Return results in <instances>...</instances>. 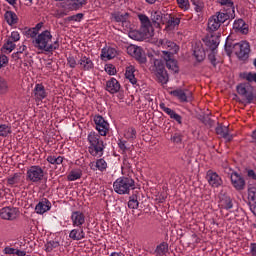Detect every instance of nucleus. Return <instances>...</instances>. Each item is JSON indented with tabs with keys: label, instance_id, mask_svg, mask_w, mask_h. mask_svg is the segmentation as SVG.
<instances>
[{
	"label": "nucleus",
	"instance_id": "52",
	"mask_svg": "<svg viewBox=\"0 0 256 256\" xmlns=\"http://www.w3.org/2000/svg\"><path fill=\"white\" fill-rule=\"evenodd\" d=\"M220 5L224 7H228L232 13H235V7L233 6V1L232 0H219Z\"/></svg>",
	"mask_w": 256,
	"mask_h": 256
},
{
	"label": "nucleus",
	"instance_id": "27",
	"mask_svg": "<svg viewBox=\"0 0 256 256\" xmlns=\"http://www.w3.org/2000/svg\"><path fill=\"white\" fill-rule=\"evenodd\" d=\"M87 5V0H67L66 7L72 11H79L83 6Z\"/></svg>",
	"mask_w": 256,
	"mask_h": 256
},
{
	"label": "nucleus",
	"instance_id": "3",
	"mask_svg": "<svg viewBox=\"0 0 256 256\" xmlns=\"http://www.w3.org/2000/svg\"><path fill=\"white\" fill-rule=\"evenodd\" d=\"M87 141L89 143L88 153L92 157H103L105 153V142L101 139V136L96 132H90Z\"/></svg>",
	"mask_w": 256,
	"mask_h": 256
},
{
	"label": "nucleus",
	"instance_id": "22",
	"mask_svg": "<svg viewBox=\"0 0 256 256\" xmlns=\"http://www.w3.org/2000/svg\"><path fill=\"white\" fill-rule=\"evenodd\" d=\"M117 57V50L113 47H104L101 51L102 61H111Z\"/></svg>",
	"mask_w": 256,
	"mask_h": 256
},
{
	"label": "nucleus",
	"instance_id": "2",
	"mask_svg": "<svg viewBox=\"0 0 256 256\" xmlns=\"http://www.w3.org/2000/svg\"><path fill=\"white\" fill-rule=\"evenodd\" d=\"M51 41H53L51 31L44 30L38 34L35 39H33L32 43L38 51L53 53V51H57V49H59V40L54 41L53 44H51Z\"/></svg>",
	"mask_w": 256,
	"mask_h": 256
},
{
	"label": "nucleus",
	"instance_id": "54",
	"mask_svg": "<svg viewBox=\"0 0 256 256\" xmlns=\"http://www.w3.org/2000/svg\"><path fill=\"white\" fill-rule=\"evenodd\" d=\"M8 39L14 43H17V41L21 39V35L17 31H13Z\"/></svg>",
	"mask_w": 256,
	"mask_h": 256
},
{
	"label": "nucleus",
	"instance_id": "44",
	"mask_svg": "<svg viewBox=\"0 0 256 256\" xmlns=\"http://www.w3.org/2000/svg\"><path fill=\"white\" fill-rule=\"evenodd\" d=\"M15 47H17V45H15V42L8 38L2 46V49L4 50V53H11L15 49Z\"/></svg>",
	"mask_w": 256,
	"mask_h": 256
},
{
	"label": "nucleus",
	"instance_id": "11",
	"mask_svg": "<svg viewBox=\"0 0 256 256\" xmlns=\"http://www.w3.org/2000/svg\"><path fill=\"white\" fill-rule=\"evenodd\" d=\"M193 57L196 63H203L207 54L205 53V48H203V42L201 40H196L193 50Z\"/></svg>",
	"mask_w": 256,
	"mask_h": 256
},
{
	"label": "nucleus",
	"instance_id": "39",
	"mask_svg": "<svg viewBox=\"0 0 256 256\" xmlns=\"http://www.w3.org/2000/svg\"><path fill=\"white\" fill-rule=\"evenodd\" d=\"M83 177V171L81 169L72 170L68 176V181H77V179H81Z\"/></svg>",
	"mask_w": 256,
	"mask_h": 256
},
{
	"label": "nucleus",
	"instance_id": "47",
	"mask_svg": "<svg viewBox=\"0 0 256 256\" xmlns=\"http://www.w3.org/2000/svg\"><path fill=\"white\" fill-rule=\"evenodd\" d=\"M118 147L121 155H127V151H131V147L127 146V141L125 140H118Z\"/></svg>",
	"mask_w": 256,
	"mask_h": 256
},
{
	"label": "nucleus",
	"instance_id": "31",
	"mask_svg": "<svg viewBox=\"0 0 256 256\" xmlns=\"http://www.w3.org/2000/svg\"><path fill=\"white\" fill-rule=\"evenodd\" d=\"M138 19L141 23V28L144 33H149V28L151 27V21L149 20V17L145 14H139Z\"/></svg>",
	"mask_w": 256,
	"mask_h": 256
},
{
	"label": "nucleus",
	"instance_id": "28",
	"mask_svg": "<svg viewBox=\"0 0 256 256\" xmlns=\"http://www.w3.org/2000/svg\"><path fill=\"white\" fill-rule=\"evenodd\" d=\"M248 199L250 201V211L256 216V188H248Z\"/></svg>",
	"mask_w": 256,
	"mask_h": 256
},
{
	"label": "nucleus",
	"instance_id": "40",
	"mask_svg": "<svg viewBox=\"0 0 256 256\" xmlns=\"http://www.w3.org/2000/svg\"><path fill=\"white\" fill-rule=\"evenodd\" d=\"M240 77L248 83H256V72H244L240 74Z\"/></svg>",
	"mask_w": 256,
	"mask_h": 256
},
{
	"label": "nucleus",
	"instance_id": "37",
	"mask_svg": "<svg viewBox=\"0 0 256 256\" xmlns=\"http://www.w3.org/2000/svg\"><path fill=\"white\" fill-rule=\"evenodd\" d=\"M151 20L153 21V23H156L157 25H161V23L163 25V23L165 21V15H163V13H161V11L152 12Z\"/></svg>",
	"mask_w": 256,
	"mask_h": 256
},
{
	"label": "nucleus",
	"instance_id": "53",
	"mask_svg": "<svg viewBox=\"0 0 256 256\" xmlns=\"http://www.w3.org/2000/svg\"><path fill=\"white\" fill-rule=\"evenodd\" d=\"M208 61H210L213 67H217V54L215 50H212V52L208 55Z\"/></svg>",
	"mask_w": 256,
	"mask_h": 256
},
{
	"label": "nucleus",
	"instance_id": "64",
	"mask_svg": "<svg viewBox=\"0 0 256 256\" xmlns=\"http://www.w3.org/2000/svg\"><path fill=\"white\" fill-rule=\"evenodd\" d=\"M250 253L252 256H256V243L250 244Z\"/></svg>",
	"mask_w": 256,
	"mask_h": 256
},
{
	"label": "nucleus",
	"instance_id": "32",
	"mask_svg": "<svg viewBox=\"0 0 256 256\" xmlns=\"http://www.w3.org/2000/svg\"><path fill=\"white\" fill-rule=\"evenodd\" d=\"M216 133L227 141H231L233 139V135L229 134V128L227 126H218L216 128Z\"/></svg>",
	"mask_w": 256,
	"mask_h": 256
},
{
	"label": "nucleus",
	"instance_id": "12",
	"mask_svg": "<svg viewBox=\"0 0 256 256\" xmlns=\"http://www.w3.org/2000/svg\"><path fill=\"white\" fill-rule=\"evenodd\" d=\"M19 216V209L15 207H4L0 210V217L5 221H13Z\"/></svg>",
	"mask_w": 256,
	"mask_h": 256
},
{
	"label": "nucleus",
	"instance_id": "16",
	"mask_svg": "<svg viewBox=\"0 0 256 256\" xmlns=\"http://www.w3.org/2000/svg\"><path fill=\"white\" fill-rule=\"evenodd\" d=\"M230 179L236 191H243V189H245V178H243L239 173L232 172Z\"/></svg>",
	"mask_w": 256,
	"mask_h": 256
},
{
	"label": "nucleus",
	"instance_id": "14",
	"mask_svg": "<svg viewBox=\"0 0 256 256\" xmlns=\"http://www.w3.org/2000/svg\"><path fill=\"white\" fill-rule=\"evenodd\" d=\"M206 179L211 187H221L223 185V179L221 176L214 172L213 170H208L206 174Z\"/></svg>",
	"mask_w": 256,
	"mask_h": 256
},
{
	"label": "nucleus",
	"instance_id": "48",
	"mask_svg": "<svg viewBox=\"0 0 256 256\" xmlns=\"http://www.w3.org/2000/svg\"><path fill=\"white\" fill-rule=\"evenodd\" d=\"M128 208L139 209V200H137V195H132L129 197Z\"/></svg>",
	"mask_w": 256,
	"mask_h": 256
},
{
	"label": "nucleus",
	"instance_id": "26",
	"mask_svg": "<svg viewBox=\"0 0 256 256\" xmlns=\"http://www.w3.org/2000/svg\"><path fill=\"white\" fill-rule=\"evenodd\" d=\"M34 97L36 101H43L47 97V91H45V86L43 84H36L33 90Z\"/></svg>",
	"mask_w": 256,
	"mask_h": 256
},
{
	"label": "nucleus",
	"instance_id": "30",
	"mask_svg": "<svg viewBox=\"0 0 256 256\" xmlns=\"http://www.w3.org/2000/svg\"><path fill=\"white\" fill-rule=\"evenodd\" d=\"M163 59L166 61L167 69H170V71H173L174 73H179V66L177 65L176 60L173 59V56L166 53Z\"/></svg>",
	"mask_w": 256,
	"mask_h": 256
},
{
	"label": "nucleus",
	"instance_id": "57",
	"mask_svg": "<svg viewBox=\"0 0 256 256\" xmlns=\"http://www.w3.org/2000/svg\"><path fill=\"white\" fill-rule=\"evenodd\" d=\"M160 109H162L166 115H169V117H171L174 113V110L165 106V103H160Z\"/></svg>",
	"mask_w": 256,
	"mask_h": 256
},
{
	"label": "nucleus",
	"instance_id": "18",
	"mask_svg": "<svg viewBox=\"0 0 256 256\" xmlns=\"http://www.w3.org/2000/svg\"><path fill=\"white\" fill-rule=\"evenodd\" d=\"M69 238L72 241H83L85 239V230L81 226H74V229L69 233Z\"/></svg>",
	"mask_w": 256,
	"mask_h": 256
},
{
	"label": "nucleus",
	"instance_id": "55",
	"mask_svg": "<svg viewBox=\"0 0 256 256\" xmlns=\"http://www.w3.org/2000/svg\"><path fill=\"white\" fill-rule=\"evenodd\" d=\"M83 13H78L76 15H72L68 17V21H76L77 23L81 22L83 20Z\"/></svg>",
	"mask_w": 256,
	"mask_h": 256
},
{
	"label": "nucleus",
	"instance_id": "33",
	"mask_svg": "<svg viewBox=\"0 0 256 256\" xmlns=\"http://www.w3.org/2000/svg\"><path fill=\"white\" fill-rule=\"evenodd\" d=\"M4 18L6 23H8L10 26L17 25V21H19L17 14L13 11H6Z\"/></svg>",
	"mask_w": 256,
	"mask_h": 256
},
{
	"label": "nucleus",
	"instance_id": "35",
	"mask_svg": "<svg viewBox=\"0 0 256 256\" xmlns=\"http://www.w3.org/2000/svg\"><path fill=\"white\" fill-rule=\"evenodd\" d=\"M126 79L131 82L134 87H137V78H135V68L133 66L128 67L125 73Z\"/></svg>",
	"mask_w": 256,
	"mask_h": 256
},
{
	"label": "nucleus",
	"instance_id": "21",
	"mask_svg": "<svg viewBox=\"0 0 256 256\" xmlns=\"http://www.w3.org/2000/svg\"><path fill=\"white\" fill-rule=\"evenodd\" d=\"M78 65L80 66V69L82 71H91L93 67H95V64H93V60L91 58L82 55L78 61Z\"/></svg>",
	"mask_w": 256,
	"mask_h": 256
},
{
	"label": "nucleus",
	"instance_id": "46",
	"mask_svg": "<svg viewBox=\"0 0 256 256\" xmlns=\"http://www.w3.org/2000/svg\"><path fill=\"white\" fill-rule=\"evenodd\" d=\"M19 181H21V175L19 173H14L12 176L7 178V183L10 187H13V185H19Z\"/></svg>",
	"mask_w": 256,
	"mask_h": 256
},
{
	"label": "nucleus",
	"instance_id": "25",
	"mask_svg": "<svg viewBox=\"0 0 256 256\" xmlns=\"http://www.w3.org/2000/svg\"><path fill=\"white\" fill-rule=\"evenodd\" d=\"M203 42L209 47V49H211V51H215V49L219 47L220 40L219 36L211 35L203 39Z\"/></svg>",
	"mask_w": 256,
	"mask_h": 256
},
{
	"label": "nucleus",
	"instance_id": "23",
	"mask_svg": "<svg viewBox=\"0 0 256 256\" xmlns=\"http://www.w3.org/2000/svg\"><path fill=\"white\" fill-rule=\"evenodd\" d=\"M218 207H220V209H226L227 211L228 209H233V201L231 200V197L225 194H220Z\"/></svg>",
	"mask_w": 256,
	"mask_h": 256
},
{
	"label": "nucleus",
	"instance_id": "45",
	"mask_svg": "<svg viewBox=\"0 0 256 256\" xmlns=\"http://www.w3.org/2000/svg\"><path fill=\"white\" fill-rule=\"evenodd\" d=\"M127 19H129V13H118L114 15V20L116 23H122V25H125L127 23Z\"/></svg>",
	"mask_w": 256,
	"mask_h": 256
},
{
	"label": "nucleus",
	"instance_id": "15",
	"mask_svg": "<svg viewBox=\"0 0 256 256\" xmlns=\"http://www.w3.org/2000/svg\"><path fill=\"white\" fill-rule=\"evenodd\" d=\"M85 213L82 211H73L70 216V221L72 223V227H83L85 223Z\"/></svg>",
	"mask_w": 256,
	"mask_h": 256
},
{
	"label": "nucleus",
	"instance_id": "63",
	"mask_svg": "<svg viewBox=\"0 0 256 256\" xmlns=\"http://www.w3.org/2000/svg\"><path fill=\"white\" fill-rule=\"evenodd\" d=\"M173 143H181L182 141V136L179 133H175L172 137H171Z\"/></svg>",
	"mask_w": 256,
	"mask_h": 256
},
{
	"label": "nucleus",
	"instance_id": "8",
	"mask_svg": "<svg viewBox=\"0 0 256 256\" xmlns=\"http://www.w3.org/2000/svg\"><path fill=\"white\" fill-rule=\"evenodd\" d=\"M159 45L162 47V49H166L162 51V57H165L166 55L172 57V55H175L179 52V45H177L175 42L171 40H159Z\"/></svg>",
	"mask_w": 256,
	"mask_h": 256
},
{
	"label": "nucleus",
	"instance_id": "42",
	"mask_svg": "<svg viewBox=\"0 0 256 256\" xmlns=\"http://www.w3.org/2000/svg\"><path fill=\"white\" fill-rule=\"evenodd\" d=\"M124 137L127 141H134L137 139V130L135 128H128L124 131Z\"/></svg>",
	"mask_w": 256,
	"mask_h": 256
},
{
	"label": "nucleus",
	"instance_id": "62",
	"mask_svg": "<svg viewBox=\"0 0 256 256\" xmlns=\"http://www.w3.org/2000/svg\"><path fill=\"white\" fill-rule=\"evenodd\" d=\"M170 119H174V121H177L179 123V125H181L183 118L181 117V115L177 114L174 111V113H172V115H170Z\"/></svg>",
	"mask_w": 256,
	"mask_h": 256
},
{
	"label": "nucleus",
	"instance_id": "59",
	"mask_svg": "<svg viewBox=\"0 0 256 256\" xmlns=\"http://www.w3.org/2000/svg\"><path fill=\"white\" fill-rule=\"evenodd\" d=\"M193 151L189 150L185 156H184V161L188 164H191V162L193 161Z\"/></svg>",
	"mask_w": 256,
	"mask_h": 256
},
{
	"label": "nucleus",
	"instance_id": "29",
	"mask_svg": "<svg viewBox=\"0 0 256 256\" xmlns=\"http://www.w3.org/2000/svg\"><path fill=\"white\" fill-rule=\"evenodd\" d=\"M237 93L239 95H242V97H245L247 103L249 104L253 103V99H255V97L253 96V92H248L247 88L243 84L237 86Z\"/></svg>",
	"mask_w": 256,
	"mask_h": 256
},
{
	"label": "nucleus",
	"instance_id": "38",
	"mask_svg": "<svg viewBox=\"0 0 256 256\" xmlns=\"http://www.w3.org/2000/svg\"><path fill=\"white\" fill-rule=\"evenodd\" d=\"M60 246L61 243L59 242V240H50L45 244V251L46 253H51V251H54V249H59Z\"/></svg>",
	"mask_w": 256,
	"mask_h": 256
},
{
	"label": "nucleus",
	"instance_id": "20",
	"mask_svg": "<svg viewBox=\"0 0 256 256\" xmlns=\"http://www.w3.org/2000/svg\"><path fill=\"white\" fill-rule=\"evenodd\" d=\"M120 90H121V84L117 79L110 78L106 82V91H108V93H111V95H115V93H119Z\"/></svg>",
	"mask_w": 256,
	"mask_h": 256
},
{
	"label": "nucleus",
	"instance_id": "56",
	"mask_svg": "<svg viewBox=\"0 0 256 256\" xmlns=\"http://www.w3.org/2000/svg\"><path fill=\"white\" fill-rule=\"evenodd\" d=\"M67 63L71 69H75V67H77V60L73 56L67 57Z\"/></svg>",
	"mask_w": 256,
	"mask_h": 256
},
{
	"label": "nucleus",
	"instance_id": "51",
	"mask_svg": "<svg viewBox=\"0 0 256 256\" xmlns=\"http://www.w3.org/2000/svg\"><path fill=\"white\" fill-rule=\"evenodd\" d=\"M7 89H9L7 80H5V78L0 76V95L7 93Z\"/></svg>",
	"mask_w": 256,
	"mask_h": 256
},
{
	"label": "nucleus",
	"instance_id": "19",
	"mask_svg": "<svg viewBox=\"0 0 256 256\" xmlns=\"http://www.w3.org/2000/svg\"><path fill=\"white\" fill-rule=\"evenodd\" d=\"M89 167L92 171H100V173H105V171H107V161L100 158L96 161L90 162Z\"/></svg>",
	"mask_w": 256,
	"mask_h": 256
},
{
	"label": "nucleus",
	"instance_id": "4",
	"mask_svg": "<svg viewBox=\"0 0 256 256\" xmlns=\"http://www.w3.org/2000/svg\"><path fill=\"white\" fill-rule=\"evenodd\" d=\"M113 189L118 195H129L136 189L135 180L129 176H121L113 182Z\"/></svg>",
	"mask_w": 256,
	"mask_h": 256
},
{
	"label": "nucleus",
	"instance_id": "43",
	"mask_svg": "<svg viewBox=\"0 0 256 256\" xmlns=\"http://www.w3.org/2000/svg\"><path fill=\"white\" fill-rule=\"evenodd\" d=\"M171 95H173V97H176V99H179V101H181L182 103H185V101H187V94H185V92L181 89L171 91Z\"/></svg>",
	"mask_w": 256,
	"mask_h": 256
},
{
	"label": "nucleus",
	"instance_id": "10",
	"mask_svg": "<svg viewBox=\"0 0 256 256\" xmlns=\"http://www.w3.org/2000/svg\"><path fill=\"white\" fill-rule=\"evenodd\" d=\"M94 123L99 135H101V137H106L107 133H109V122H107L103 116L96 115L94 116Z\"/></svg>",
	"mask_w": 256,
	"mask_h": 256
},
{
	"label": "nucleus",
	"instance_id": "50",
	"mask_svg": "<svg viewBox=\"0 0 256 256\" xmlns=\"http://www.w3.org/2000/svg\"><path fill=\"white\" fill-rule=\"evenodd\" d=\"M194 11H196L197 17L195 21H201V15H203V3L195 4L194 3Z\"/></svg>",
	"mask_w": 256,
	"mask_h": 256
},
{
	"label": "nucleus",
	"instance_id": "1",
	"mask_svg": "<svg viewBox=\"0 0 256 256\" xmlns=\"http://www.w3.org/2000/svg\"><path fill=\"white\" fill-rule=\"evenodd\" d=\"M225 51L229 57L235 53L240 61H247L249 53H251V46L248 42H237L231 36L226 38Z\"/></svg>",
	"mask_w": 256,
	"mask_h": 256
},
{
	"label": "nucleus",
	"instance_id": "17",
	"mask_svg": "<svg viewBox=\"0 0 256 256\" xmlns=\"http://www.w3.org/2000/svg\"><path fill=\"white\" fill-rule=\"evenodd\" d=\"M35 211L38 215H43L51 211V202L47 198H42L36 205Z\"/></svg>",
	"mask_w": 256,
	"mask_h": 256
},
{
	"label": "nucleus",
	"instance_id": "49",
	"mask_svg": "<svg viewBox=\"0 0 256 256\" xmlns=\"http://www.w3.org/2000/svg\"><path fill=\"white\" fill-rule=\"evenodd\" d=\"M11 135V126L7 124L0 125V137H7Z\"/></svg>",
	"mask_w": 256,
	"mask_h": 256
},
{
	"label": "nucleus",
	"instance_id": "41",
	"mask_svg": "<svg viewBox=\"0 0 256 256\" xmlns=\"http://www.w3.org/2000/svg\"><path fill=\"white\" fill-rule=\"evenodd\" d=\"M63 159V156L48 155L46 161H48L50 165H62Z\"/></svg>",
	"mask_w": 256,
	"mask_h": 256
},
{
	"label": "nucleus",
	"instance_id": "7",
	"mask_svg": "<svg viewBox=\"0 0 256 256\" xmlns=\"http://www.w3.org/2000/svg\"><path fill=\"white\" fill-rule=\"evenodd\" d=\"M153 71L155 72L158 83H161V85H167L169 75L167 74V70H165V64L162 60H154Z\"/></svg>",
	"mask_w": 256,
	"mask_h": 256
},
{
	"label": "nucleus",
	"instance_id": "34",
	"mask_svg": "<svg viewBox=\"0 0 256 256\" xmlns=\"http://www.w3.org/2000/svg\"><path fill=\"white\" fill-rule=\"evenodd\" d=\"M168 252H169V244L167 242H162L156 247L154 251V255L165 256L167 255Z\"/></svg>",
	"mask_w": 256,
	"mask_h": 256
},
{
	"label": "nucleus",
	"instance_id": "9",
	"mask_svg": "<svg viewBox=\"0 0 256 256\" xmlns=\"http://www.w3.org/2000/svg\"><path fill=\"white\" fill-rule=\"evenodd\" d=\"M128 55L134 57L136 61L139 63H145L147 61V57H145V52H143V48L136 45H129L126 48Z\"/></svg>",
	"mask_w": 256,
	"mask_h": 256
},
{
	"label": "nucleus",
	"instance_id": "5",
	"mask_svg": "<svg viewBox=\"0 0 256 256\" xmlns=\"http://www.w3.org/2000/svg\"><path fill=\"white\" fill-rule=\"evenodd\" d=\"M230 15L229 13H225V12H216V14L212 15L209 19H208V31L210 32H215L218 31L221 27V25H223V23H225V21H228V19H230Z\"/></svg>",
	"mask_w": 256,
	"mask_h": 256
},
{
	"label": "nucleus",
	"instance_id": "60",
	"mask_svg": "<svg viewBox=\"0 0 256 256\" xmlns=\"http://www.w3.org/2000/svg\"><path fill=\"white\" fill-rule=\"evenodd\" d=\"M7 63H9V58L6 55H1L0 56V69L2 67H5V65H7Z\"/></svg>",
	"mask_w": 256,
	"mask_h": 256
},
{
	"label": "nucleus",
	"instance_id": "36",
	"mask_svg": "<svg viewBox=\"0 0 256 256\" xmlns=\"http://www.w3.org/2000/svg\"><path fill=\"white\" fill-rule=\"evenodd\" d=\"M70 11L72 10L67 8V3L65 2L60 9L54 12V17H56V19H62V17H67Z\"/></svg>",
	"mask_w": 256,
	"mask_h": 256
},
{
	"label": "nucleus",
	"instance_id": "61",
	"mask_svg": "<svg viewBox=\"0 0 256 256\" xmlns=\"http://www.w3.org/2000/svg\"><path fill=\"white\" fill-rule=\"evenodd\" d=\"M105 71L106 73H108V75H115V73H117V70L115 69V67H113V65L106 66Z\"/></svg>",
	"mask_w": 256,
	"mask_h": 256
},
{
	"label": "nucleus",
	"instance_id": "24",
	"mask_svg": "<svg viewBox=\"0 0 256 256\" xmlns=\"http://www.w3.org/2000/svg\"><path fill=\"white\" fill-rule=\"evenodd\" d=\"M233 29L236 33H242V35H247V33H249V28L243 19L235 20L233 23Z\"/></svg>",
	"mask_w": 256,
	"mask_h": 256
},
{
	"label": "nucleus",
	"instance_id": "6",
	"mask_svg": "<svg viewBox=\"0 0 256 256\" xmlns=\"http://www.w3.org/2000/svg\"><path fill=\"white\" fill-rule=\"evenodd\" d=\"M45 177V170L39 165L30 166L26 172V180L30 183H41Z\"/></svg>",
	"mask_w": 256,
	"mask_h": 256
},
{
	"label": "nucleus",
	"instance_id": "58",
	"mask_svg": "<svg viewBox=\"0 0 256 256\" xmlns=\"http://www.w3.org/2000/svg\"><path fill=\"white\" fill-rule=\"evenodd\" d=\"M177 3L181 9H189V0H177Z\"/></svg>",
	"mask_w": 256,
	"mask_h": 256
},
{
	"label": "nucleus",
	"instance_id": "13",
	"mask_svg": "<svg viewBox=\"0 0 256 256\" xmlns=\"http://www.w3.org/2000/svg\"><path fill=\"white\" fill-rule=\"evenodd\" d=\"M179 23H181V20L178 17L171 14H164L163 25H166V31H174L176 27H179Z\"/></svg>",
	"mask_w": 256,
	"mask_h": 256
}]
</instances>
